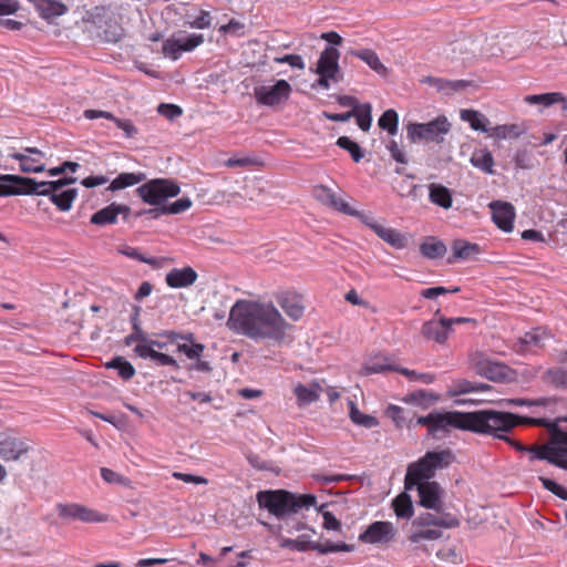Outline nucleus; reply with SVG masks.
Instances as JSON below:
<instances>
[{
  "instance_id": "obj_1",
  "label": "nucleus",
  "mask_w": 567,
  "mask_h": 567,
  "mask_svg": "<svg viewBox=\"0 0 567 567\" xmlns=\"http://www.w3.org/2000/svg\"><path fill=\"white\" fill-rule=\"evenodd\" d=\"M227 326L252 340L282 342L291 326L271 302L237 300L230 309Z\"/></svg>"
},
{
  "instance_id": "obj_2",
  "label": "nucleus",
  "mask_w": 567,
  "mask_h": 567,
  "mask_svg": "<svg viewBox=\"0 0 567 567\" xmlns=\"http://www.w3.org/2000/svg\"><path fill=\"white\" fill-rule=\"evenodd\" d=\"M519 417L509 412L483 410L476 412H432L419 416L416 423L427 427L430 434L446 432L450 429L467 430L475 433H494L506 430L519 422Z\"/></svg>"
},
{
  "instance_id": "obj_3",
  "label": "nucleus",
  "mask_w": 567,
  "mask_h": 567,
  "mask_svg": "<svg viewBox=\"0 0 567 567\" xmlns=\"http://www.w3.org/2000/svg\"><path fill=\"white\" fill-rule=\"evenodd\" d=\"M181 193L179 183L173 178H153L136 188L137 196L147 205L154 206L143 212L153 218L162 215H177L188 210L193 202L189 197H182L174 203L166 204L169 198ZM137 213L136 216H141Z\"/></svg>"
},
{
  "instance_id": "obj_4",
  "label": "nucleus",
  "mask_w": 567,
  "mask_h": 567,
  "mask_svg": "<svg viewBox=\"0 0 567 567\" xmlns=\"http://www.w3.org/2000/svg\"><path fill=\"white\" fill-rule=\"evenodd\" d=\"M460 526V519L451 513H421L412 522L408 539L413 544L437 540L443 536V528Z\"/></svg>"
},
{
  "instance_id": "obj_5",
  "label": "nucleus",
  "mask_w": 567,
  "mask_h": 567,
  "mask_svg": "<svg viewBox=\"0 0 567 567\" xmlns=\"http://www.w3.org/2000/svg\"><path fill=\"white\" fill-rule=\"evenodd\" d=\"M257 501L260 507L268 509L270 514L278 518L298 513L301 508H308L316 504L313 495L295 496L284 489L259 492Z\"/></svg>"
},
{
  "instance_id": "obj_6",
  "label": "nucleus",
  "mask_w": 567,
  "mask_h": 567,
  "mask_svg": "<svg viewBox=\"0 0 567 567\" xmlns=\"http://www.w3.org/2000/svg\"><path fill=\"white\" fill-rule=\"evenodd\" d=\"M454 461L455 456L450 449L426 452L419 461L409 465L405 475V487L411 489L413 483L432 478L436 470L446 468Z\"/></svg>"
},
{
  "instance_id": "obj_7",
  "label": "nucleus",
  "mask_w": 567,
  "mask_h": 567,
  "mask_svg": "<svg viewBox=\"0 0 567 567\" xmlns=\"http://www.w3.org/2000/svg\"><path fill=\"white\" fill-rule=\"evenodd\" d=\"M74 182L75 178L73 177H63L58 181L49 182H37L32 178V183L28 184L24 189V195L48 196L59 210L69 212L78 197V189H63V187Z\"/></svg>"
},
{
  "instance_id": "obj_8",
  "label": "nucleus",
  "mask_w": 567,
  "mask_h": 567,
  "mask_svg": "<svg viewBox=\"0 0 567 567\" xmlns=\"http://www.w3.org/2000/svg\"><path fill=\"white\" fill-rule=\"evenodd\" d=\"M450 130L451 123L447 117L440 115L429 123H410L406 126V134L413 143L424 141L440 144Z\"/></svg>"
},
{
  "instance_id": "obj_9",
  "label": "nucleus",
  "mask_w": 567,
  "mask_h": 567,
  "mask_svg": "<svg viewBox=\"0 0 567 567\" xmlns=\"http://www.w3.org/2000/svg\"><path fill=\"white\" fill-rule=\"evenodd\" d=\"M340 52L334 47H326L320 53L315 72L319 75L317 84L328 90L330 81L338 82L340 66H339Z\"/></svg>"
},
{
  "instance_id": "obj_10",
  "label": "nucleus",
  "mask_w": 567,
  "mask_h": 567,
  "mask_svg": "<svg viewBox=\"0 0 567 567\" xmlns=\"http://www.w3.org/2000/svg\"><path fill=\"white\" fill-rule=\"evenodd\" d=\"M58 516L66 522L79 520L82 523H105L109 520L106 514L89 508L79 503H58L55 505Z\"/></svg>"
},
{
  "instance_id": "obj_11",
  "label": "nucleus",
  "mask_w": 567,
  "mask_h": 567,
  "mask_svg": "<svg viewBox=\"0 0 567 567\" xmlns=\"http://www.w3.org/2000/svg\"><path fill=\"white\" fill-rule=\"evenodd\" d=\"M419 493V504L426 508L435 511V515L445 513L443 509V494L444 491L437 482H430L427 480L413 483Z\"/></svg>"
},
{
  "instance_id": "obj_12",
  "label": "nucleus",
  "mask_w": 567,
  "mask_h": 567,
  "mask_svg": "<svg viewBox=\"0 0 567 567\" xmlns=\"http://www.w3.org/2000/svg\"><path fill=\"white\" fill-rule=\"evenodd\" d=\"M471 361L477 373L488 380L502 382L508 380L511 377L512 371L506 364L492 361L482 352L474 353Z\"/></svg>"
},
{
  "instance_id": "obj_13",
  "label": "nucleus",
  "mask_w": 567,
  "mask_h": 567,
  "mask_svg": "<svg viewBox=\"0 0 567 567\" xmlns=\"http://www.w3.org/2000/svg\"><path fill=\"white\" fill-rule=\"evenodd\" d=\"M291 91L286 80H278L274 85H261L255 89V97L259 104L274 106L287 100Z\"/></svg>"
},
{
  "instance_id": "obj_14",
  "label": "nucleus",
  "mask_w": 567,
  "mask_h": 567,
  "mask_svg": "<svg viewBox=\"0 0 567 567\" xmlns=\"http://www.w3.org/2000/svg\"><path fill=\"white\" fill-rule=\"evenodd\" d=\"M275 299L291 320L298 321L303 317L306 307L301 293L290 289L281 290L275 293Z\"/></svg>"
},
{
  "instance_id": "obj_15",
  "label": "nucleus",
  "mask_w": 567,
  "mask_h": 567,
  "mask_svg": "<svg viewBox=\"0 0 567 567\" xmlns=\"http://www.w3.org/2000/svg\"><path fill=\"white\" fill-rule=\"evenodd\" d=\"M312 196L323 206L344 215H358V209L351 207L344 199L339 198L337 194L324 185H316L312 188Z\"/></svg>"
},
{
  "instance_id": "obj_16",
  "label": "nucleus",
  "mask_w": 567,
  "mask_h": 567,
  "mask_svg": "<svg viewBox=\"0 0 567 567\" xmlns=\"http://www.w3.org/2000/svg\"><path fill=\"white\" fill-rule=\"evenodd\" d=\"M395 528L390 522L377 520L359 535V540L365 544L389 543L395 536Z\"/></svg>"
},
{
  "instance_id": "obj_17",
  "label": "nucleus",
  "mask_w": 567,
  "mask_h": 567,
  "mask_svg": "<svg viewBox=\"0 0 567 567\" xmlns=\"http://www.w3.org/2000/svg\"><path fill=\"white\" fill-rule=\"evenodd\" d=\"M9 157L19 162L20 171L23 173H41L45 169L42 162L44 154L37 147H27L23 152L11 153Z\"/></svg>"
},
{
  "instance_id": "obj_18",
  "label": "nucleus",
  "mask_w": 567,
  "mask_h": 567,
  "mask_svg": "<svg viewBox=\"0 0 567 567\" xmlns=\"http://www.w3.org/2000/svg\"><path fill=\"white\" fill-rule=\"evenodd\" d=\"M29 452V445L8 433H0V458L3 461H18Z\"/></svg>"
},
{
  "instance_id": "obj_19",
  "label": "nucleus",
  "mask_w": 567,
  "mask_h": 567,
  "mask_svg": "<svg viewBox=\"0 0 567 567\" xmlns=\"http://www.w3.org/2000/svg\"><path fill=\"white\" fill-rule=\"evenodd\" d=\"M205 346L199 342H195V338L192 341H185L177 343V351L184 353L187 359L195 360L193 369L199 372H210V363L206 360H202V355L205 351Z\"/></svg>"
},
{
  "instance_id": "obj_20",
  "label": "nucleus",
  "mask_w": 567,
  "mask_h": 567,
  "mask_svg": "<svg viewBox=\"0 0 567 567\" xmlns=\"http://www.w3.org/2000/svg\"><path fill=\"white\" fill-rule=\"evenodd\" d=\"M493 221L503 231L509 233L514 228L515 209L509 203L494 202L491 204Z\"/></svg>"
},
{
  "instance_id": "obj_21",
  "label": "nucleus",
  "mask_w": 567,
  "mask_h": 567,
  "mask_svg": "<svg viewBox=\"0 0 567 567\" xmlns=\"http://www.w3.org/2000/svg\"><path fill=\"white\" fill-rule=\"evenodd\" d=\"M198 278L197 272L190 266L173 268L166 274L165 282L169 288H187L193 286Z\"/></svg>"
},
{
  "instance_id": "obj_22",
  "label": "nucleus",
  "mask_w": 567,
  "mask_h": 567,
  "mask_svg": "<svg viewBox=\"0 0 567 567\" xmlns=\"http://www.w3.org/2000/svg\"><path fill=\"white\" fill-rule=\"evenodd\" d=\"M450 332V327L443 317L439 320H429L421 327L422 336L426 340L434 341L439 344H444L446 342Z\"/></svg>"
},
{
  "instance_id": "obj_23",
  "label": "nucleus",
  "mask_w": 567,
  "mask_h": 567,
  "mask_svg": "<svg viewBox=\"0 0 567 567\" xmlns=\"http://www.w3.org/2000/svg\"><path fill=\"white\" fill-rule=\"evenodd\" d=\"M32 183V178L20 175L4 174L0 175V197L24 195L28 184Z\"/></svg>"
},
{
  "instance_id": "obj_24",
  "label": "nucleus",
  "mask_w": 567,
  "mask_h": 567,
  "mask_svg": "<svg viewBox=\"0 0 567 567\" xmlns=\"http://www.w3.org/2000/svg\"><path fill=\"white\" fill-rule=\"evenodd\" d=\"M551 443L554 451L550 463L567 470V432L555 429L551 433Z\"/></svg>"
},
{
  "instance_id": "obj_25",
  "label": "nucleus",
  "mask_w": 567,
  "mask_h": 567,
  "mask_svg": "<svg viewBox=\"0 0 567 567\" xmlns=\"http://www.w3.org/2000/svg\"><path fill=\"white\" fill-rule=\"evenodd\" d=\"M42 19L50 20L68 12V7L56 0H28Z\"/></svg>"
},
{
  "instance_id": "obj_26",
  "label": "nucleus",
  "mask_w": 567,
  "mask_h": 567,
  "mask_svg": "<svg viewBox=\"0 0 567 567\" xmlns=\"http://www.w3.org/2000/svg\"><path fill=\"white\" fill-rule=\"evenodd\" d=\"M451 249L453 255L449 259V262H453V260H468L482 252V248L478 244L471 243L466 239L453 240Z\"/></svg>"
},
{
  "instance_id": "obj_27",
  "label": "nucleus",
  "mask_w": 567,
  "mask_h": 567,
  "mask_svg": "<svg viewBox=\"0 0 567 567\" xmlns=\"http://www.w3.org/2000/svg\"><path fill=\"white\" fill-rule=\"evenodd\" d=\"M518 417V415H516ZM519 422L506 430H495L494 433H487L488 435H493L499 440H504L506 442H508L515 450L519 451V452H525V451H528L530 450V447H526L525 445H523L522 443H519L518 441H515L508 436L505 435V433H507L508 431H511L512 429H514L515 426L519 425V424H529V425H537V426H546L547 425V421L544 420V419H533V417H526V416H519Z\"/></svg>"
},
{
  "instance_id": "obj_28",
  "label": "nucleus",
  "mask_w": 567,
  "mask_h": 567,
  "mask_svg": "<svg viewBox=\"0 0 567 567\" xmlns=\"http://www.w3.org/2000/svg\"><path fill=\"white\" fill-rule=\"evenodd\" d=\"M524 102L529 105H543L545 107L560 103L563 105V110H567V97L560 92L526 95L524 97Z\"/></svg>"
},
{
  "instance_id": "obj_29",
  "label": "nucleus",
  "mask_w": 567,
  "mask_h": 567,
  "mask_svg": "<svg viewBox=\"0 0 567 567\" xmlns=\"http://www.w3.org/2000/svg\"><path fill=\"white\" fill-rule=\"evenodd\" d=\"M398 370V367L390 363V358L384 354H374L370 357L361 368V373L370 375L374 373H382L385 371Z\"/></svg>"
},
{
  "instance_id": "obj_30",
  "label": "nucleus",
  "mask_w": 567,
  "mask_h": 567,
  "mask_svg": "<svg viewBox=\"0 0 567 567\" xmlns=\"http://www.w3.org/2000/svg\"><path fill=\"white\" fill-rule=\"evenodd\" d=\"M421 83L430 84L435 87L439 92L451 94L453 92L461 91L467 86V82L464 80H446L443 78L426 76L421 80Z\"/></svg>"
},
{
  "instance_id": "obj_31",
  "label": "nucleus",
  "mask_w": 567,
  "mask_h": 567,
  "mask_svg": "<svg viewBox=\"0 0 567 567\" xmlns=\"http://www.w3.org/2000/svg\"><path fill=\"white\" fill-rule=\"evenodd\" d=\"M470 162L475 168L482 171L485 174H495L494 157L487 148L475 150L471 155Z\"/></svg>"
},
{
  "instance_id": "obj_32",
  "label": "nucleus",
  "mask_w": 567,
  "mask_h": 567,
  "mask_svg": "<svg viewBox=\"0 0 567 567\" xmlns=\"http://www.w3.org/2000/svg\"><path fill=\"white\" fill-rule=\"evenodd\" d=\"M320 392L321 386L317 382H313L310 386L298 383L293 389V393L300 406L317 402L320 398Z\"/></svg>"
},
{
  "instance_id": "obj_33",
  "label": "nucleus",
  "mask_w": 567,
  "mask_h": 567,
  "mask_svg": "<svg viewBox=\"0 0 567 567\" xmlns=\"http://www.w3.org/2000/svg\"><path fill=\"white\" fill-rule=\"evenodd\" d=\"M145 179L144 173L125 172L118 174L107 186V190L116 192L142 183Z\"/></svg>"
},
{
  "instance_id": "obj_34",
  "label": "nucleus",
  "mask_w": 567,
  "mask_h": 567,
  "mask_svg": "<svg viewBox=\"0 0 567 567\" xmlns=\"http://www.w3.org/2000/svg\"><path fill=\"white\" fill-rule=\"evenodd\" d=\"M351 55L367 63L374 72L380 75L388 74V68L380 61L378 54L371 49L353 50Z\"/></svg>"
},
{
  "instance_id": "obj_35",
  "label": "nucleus",
  "mask_w": 567,
  "mask_h": 567,
  "mask_svg": "<svg viewBox=\"0 0 567 567\" xmlns=\"http://www.w3.org/2000/svg\"><path fill=\"white\" fill-rule=\"evenodd\" d=\"M429 197L433 204H435L444 209H449L452 207V204H453L452 194L447 187H445L441 184L432 183L429 186Z\"/></svg>"
},
{
  "instance_id": "obj_36",
  "label": "nucleus",
  "mask_w": 567,
  "mask_h": 567,
  "mask_svg": "<svg viewBox=\"0 0 567 567\" xmlns=\"http://www.w3.org/2000/svg\"><path fill=\"white\" fill-rule=\"evenodd\" d=\"M349 417L355 425L372 429L379 425V421L375 416L361 412L353 401H349Z\"/></svg>"
},
{
  "instance_id": "obj_37",
  "label": "nucleus",
  "mask_w": 567,
  "mask_h": 567,
  "mask_svg": "<svg viewBox=\"0 0 567 567\" xmlns=\"http://www.w3.org/2000/svg\"><path fill=\"white\" fill-rule=\"evenodd\" d=\"M460 117L464 122H467L472 130L487 133L489 128L487 127L488 120L476 110H461Z\"/></svg>"
},
{
  "instance_id": "obj_38",
  "label": "nucleus",
  "mask_w": 567,
  "mask_h": 567,
  "mask_svg": "<svg viewBox=\"0 0 567 567\" xmlns=\"http://www.w3.org/2000/svg\"><path fill=\"white\" fill-rule=\"evenodd\" d=\"M525 132V127L520 124L497 125L489 130V136L497 140L517 138Z\"/></svg>"
},
{
  "instance_id": "obj_39",
  "label": "nucleus",
  "mask_w": 567,
  "mask_h": 567,
  "mask_svg": "<svg viewBox=\"0 0 567 567\" xmlns=\"http://www.w3.org/2000/svg\"><path fill=\"white\" fill-rule=\"evenodd\" d=\"M116 221L115 202L97 210L90 218V223L96 226L114 225Z\"/></svg>"
},
{
  "instance_id": "obj_40",
  "label": "nucleus",
  "mask_w": 567,
  "mask_h": 567,
  "mask_svg": "<svg viewBox=\"0 0 567 567\" xmlns=\"http://www.w3.org/2000/svg\"><path fill=\"white\" fill-rule=\"evenodd\" d=\"M392 507H393L395 515L399 518L409 519L413 515V504H412L410 495L406 493L399 494L392 501Z\"/></svg>"
},
{
  "instance_id": "obj_41",
  "label": "nucleus",
  "mask_w": 567,
  "mask_h": 567,
  "mask_svg": "<svg viewBox=\"0 0 567 567\" xmlns=\"http://www.w3.org/2000/svg\"><path fill=\"white\" fill-rule=\"evenodd\" d=\"M421 254L429 259L441 258L446 252V246L443 241L430 238L420 246Z\"/></svg>"
},
{
  "instance_id": "obj_42",
  "label": "nucleus",
  "mask_w": 567,
  "mask_h": 567,
  "mask_svg": "<svg viewBox=\"0 0 567 567\" xmlns=\"http://www.w3.org/2000/svg\"><path fill=\"white\" fill-rule=\"evenodd\" d=\"M107 369H115L117 370V374L123 380H130L135 375V368L125 360L123 357H115L110 362L105 364Z\"/></svg>"
},
{
  "instance_id": "obj_43",
  "label": "nucleus",
  "mask_w": 567,
  "mask_h": 567,
  "mask_svg": "<svg viewBox=\"0 0 567 567\" xmlns=\"http://www.w3.org/2000/svg\"><path fill=\"white\" fill-rule=\"evenodd\" d=\"M118 252L121 255H124V256L131 258V259L147 264L154 268H158L162 265L159 259H157L155 257H146L143 254H141L137 248H134V247H131L127 245L118 248Z\"/></svg>"
},
{
  "instance_id": "obj_44",
  "label": "nucleus",
  "mask_w": 567,
  "mask_h": 567,
  "mask_svg": "<svg viewBox=\"0 0 567 567\" xmlns=\"http://www.w3.org/2000/svg\"><path fill=\"white\" fill-rule=\"evenodd\" d=\"M378 124L380 128L386 131L390 135H394L398 132L399 115L395 110H386L379 118Z\"/></svg>"
},
{
  "instance_id": "obj_45",
  "label": "nucleus",
  "mask_w": 567,
  "mask_h": 567,
  "mask_svg": "<svg viewBox=\"0 0 567 567\" xmlns=\"http://www.w3.org/2000/svg\"><path fill=\"white\" fill-rule=\"evenodd\" d=\"M372 107L370 104H363L357 110H352L354 112L353 116L357 118L358 126L367 132L371 127L372 116H371Z\"/></svg>"
},
{
  "instance_id": "obj_46",
  "label": "nucleus",
  "mask_w": 567,
  "mask_h": 567,
  "mask_svg": "<svg viewBox=\"0 0 567 567\" xmlns=\"http://www.w3.org/2000/svg\"><path fill=\"white\" fill-rule=\"evenodd\" d=\"M545 381L556 388H567V369L553 368L545 373Z\"/></svg>"
},
{
  "instance_id": "obj_47",
  "label": "nucleus",
  "mask_w": 567,
  "mask_h": 567,
  "mask_svg": "<svg viewBox=\"0 0 567 567\" xmlns=\"http://www.w3.org/2000/svg\"><path fill=\"white\" fill-rule=\"evenodd\" d=\"M354 549L353 545H349L346 543L334 544L331 542H327L324 544L315 542V546H312V550L318 551L319 554H329L337 551H352Z\"/></svg>"
},
{
  "instance_id": "obj_48",
  "label": "nucleus",
  "mask_w": 567,
  "mask_h": 567,
  "mask_svg": "<svg viewBox=\"0 0 567 567\" xmlns=\"http://www.w3.org/2000/svg\"><path fill=\"white\" fill-rule=\"evenodd\" d=\"M340 148L346 150L350 153L354 162H360L363 157V153L358 143L350 140L348 136H340L336 143Z\"/></svg>"
},
{
  "instance_id": "obj_49",
  "label": "nucleus",
  "mask_w": 567,
  "mask_h": 567,
  "mask_svg": "<svg viewBox=\"0 0 567 567\" xmlns=\"http://www.w3.org/2000/svg\"><path fill=\"white\" fill-rule=\"evenodd\" d=\"M182 52L181 39L169 38L163 43V53L165 56L176 61L179 59Z\"/></svg>"
},
{
  "instance_id": "obj_50",
  "label": "nucleus",
  "mask_w": 567,
  "mask_h": 567,
  "mask_svg": "<svg viewBox=\"0 0 567 567\" xmlns=\"http://www.w3.org/2000/svg\"><path fill=\"white\" fill-rule=\"evenodd\" d=\"M547 337V333L542 328L533 329L524 334L520 339L522 342L526 346L540 347L543 346V340Z\"/></svg>"
},
{
  "instance_id": "obj_51",
  "label": "nucleus",
  "mask_w": 567,
  "mask_h": 567,
  "mask_svg": "<svg viewBox=\"0 0 567 567\" xmlns=\"http://www.w3.org/2000/svg\"><path fill=\"white\" fill-rule=\"evenodd\" d=\"M213 17L209 11L200 10L199 14L186 24L192 29H208L212 25Z\"/></svg>"
},
{
  "instance_id": "obj_52",
  "label": "nucleus",
  "mask_w": 567,
  "mask_h": 567,
  "mask_svg": "<svg viewBox=\"0 0 567 567\" xmlns=\"http://www.w3.org/2000/svg\"><path fill=\"white\" fill-rule=\"evenodd\" d=\"M245 24L236 19H230L227 24H223L219 27L218 32L220 34H231L236 37L243 35V30Z\"/></svg>"
},
{
  "instance_id": "obj_53",
  "label": "nucleus",
  "mask_w": 567,
  "mask_h": 567,
  "mask_svg": "<svg viewBox=\"0 0 567 567\" xmlns=\"http://www.w3.org/2000/svg\"><path fill=\"white\" fill-rule=\"evenodd\" d=\"M114 124L124 132L126 138H133L138 134L137 127L130 120H123L114 116Z\"/></svg>"
},
{
  "instance_id": "obj_54",
  "label": "nucleus",
  "mask_w": 567,
  "mask_h": 567,
  "mask_svg": "<svg viewBox=\"0 0 567 567\" xmlns=\"http://www.w3.org/2000/svg\"><path fill=\"white\" fill-rule=\"evenodd\" d=\"M384 241L395 249L405 248L408 243L405 235L394 228H392Z\"/></svg>"
},
{
  "instance_id": "obj_55",
  "label": "nucleus",
  "mask_w": 567,
  "mask_h": 567,
  "mask_svg": "<svg viewBox=\"0 0 567 567\" xmlns=\"http://www.w3.org/2000/svg\"><path fill=\"white\" fill-rule=\"evenodd\" d=\"M460 290H461L460 287L445 288V287L439 286V287L423 289L421 291V296L425 299H433L440 295L456 293Z\"/></svg>"
},
{
  "instance_id": "obj_56",
  "label": "nucleus",
  "mask_w": 567,
  "mask_h": 567,
  "mask_svg": "<svg viewBox=\"0 0 567 567\" xmlns=\"http://www.w3.org/2000/svg\"><path fill=\"white\" fill-rule=\"evenodd\" d=\"M134 353L138 357V358H142V359H150L152 360L153 362L156 360V357L157 354L159 353V351L155 350L152 348V346L150 344H145V343H137L135 347H134Z\"/></svg>"
},
{
  "instance_id": "obj_57",
  "label": "nucleus",
  "mask_w": 567,
  "mask_h": 567,
  "mask_svg": "<svg viewBox=\"0 0 567 567\" xmlns=\"http://www.w3.org/2000/svg\"><path fill=\"white\" fill-rule=\"evenodd\" d=\"M274 61L279 64L287 63L293 69L303 70L305 62L298 54H286L284 56L275 58Z\"/></svg>"
},
{
  "instance_id": "obj_58",
  "label": "nucleus",
  "mask_w": 567,
  "mask_h": 567,
  "mask_svg": "<svg viewBox=\"0 0 567 567\" xmlns=\"http://www.w3.org/2000/svg\"><path fill=\"white\" fill-rule=\"evenodd\" d=\"M161 337L167 339L168 342L171 343H179L178 341H192V339H194V333L192 332H188V333H182V332H178V331H174V330H166V331H163L162 333H159Z\"/></svg>"
},
{
  "instance_id": "obj_59",
  "label": "nucleus",
  "mask_w": 567,
  "mask_h": 567,
  "mask_svg": "<svg viewBox=\"0 0 567 567\" xmlns=\"http://www.w3.org/2000/svg\"><path fill=\"white\" fill-rule=\"evenodd\" d=\"M204 43V35L203 34H190L189 37L185 39H181V45L182 50L184 52L193 51L195 48Z\"/></svg>"
},
{
  "instance_id": "obj_60",
  "label": "nucleus",
  "mask_w": 567,
  "mask_h": 567,
  "mask_svg": "<svg viewBox=\"0 0 567 567\" xmlns=\"http://www.w3.org/2000/svg\"><path fill=\"white\" fill-rule=\"evenodd\" d=\"M554 444L551 445H540L530 447L529 452L533 453V458L546 460L550 463V458L553 457Z\"/></svg>"
},
{
  "instance_id": "obj_61",
  "label": "nucleus",
  "mask_w": 567,
  "mask_h": 567,
  "mask_svg": "<svg viewBox=\"0 0 567 567\" xmlns=\"http://www.w3.org/2000/svg\"><path fill=\"white\" fill-rule=\"evenodd\" d=\"M540 481L543 483V486L546 489H548L553 494L557 495L561 499L567 501V489L566 488H564L563 486H560L559 484H557L556 482H554L549 478L540 477Z\"/></svg>"
},
{
  "instance_id": "obj_62",
  "label": "nucleus",
  "mask_w": 567,
  "mask_h": 567,
  "mask_svg": "<svg viewBox=\"0 0 567 567\" xmlns=\"http://www.w3.org/2000/svg\"><path fill=\"white\" fill-rule=\"evenodd\" d=\"M173 477L178 481H182L184 483H189V484H197V485L208 484L207 478H205L203 476L194 475V474H188V473L174 472Z\"/></svg>"
},
{
  "instance_id": "obj_63",
  "label": "nucleus",
  "mask_w": 567,
  "mask_h": 567,
  "mask_svg": "<svg viewBox=\"0 0 567 567\" xmlns=\"http://www.w3.org/2000/svg\"><path fill=\"white\" fill-rule=\"evenodd\" d=\"M158 113L168 120H174L182 115L183 111L178 105L175 104H159Z\"/></svg>"
},
{
  "instance_id": "obj_64",
  "label": "nucleus",
  "mask_w": 567,
  "mask_h": 567,
  "mask_svg": "<svg viewBox=\"0 0 567 567\" xmlns=\"http://www.w3.org/2000/svg\"><path fill=\"white\" fill-rule=\"evenodd\" d=\"M284 546L289 547L291 549L298 551L312 550V546H315V542L301 540V539H287Z\"/></svg>"
}]
</instances>
